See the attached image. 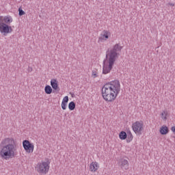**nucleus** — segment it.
I'll list each match as a JSON object with an SVG mask.
<instances>
[{
  "mask_svg": "<svg viewBox=\"0 0 175 175\" xmlns=\"http://www.w3.org/2000/svg\"><path fill=\"white\" fill-rule=\"evenodd\" d=\"M17 155V144L14 138L7 137L0 144V157L2 159H12Z\"/></svg>",
  "mask_w": 175,
  "mask_h": 175,
  "instance_id": "nucleus-1",
  "label": "nucleus"
},
{
  "mask_svg": "<svg viewBox=\"0 0 175 175\" xmlns=\"http://www.w3.org/2000/svg\"><path fill=\"white\" fill-rule=\"evenodd\" d=\"M121 91L120 81L114 80L105 83L102 88L101 94L103 99L106 102H113L116 100L118 94Z\"/></svg>",
  "mask_w": 175,
  "mask_h": 175,
  "instance_id": "nucleus-2",
  "label": "nucleus"
},
{
  "mask_svg": "<svg viewBox=\"0 0 175 175\" xmlns=\"http://www.w3.org/2000/svg\"><path fill=\"white\" fill-rule=\"evenodd\" d=\"M122 50V46H120V44H116L113 46L112 49H108L106 55V59H108V64L106 63V59L103 61V75H107L111 72L113 66H114V62L116 59L120 55V53Z\"/></svg>",
  "mask_w": 175,
  "mask_h": 175,
  "instance_id": "nucleus-3",
  "label": "nucleus"
},
{
  "mask_svg": "<svg viewBox=\"0 0 175 175\" xmlns=\"http://www.w3.org/2000/svg\"><path fill=\"white\" fill-rule=\"evenodd\" d=\"M50 169V166L47 162H42V163H38L36 170L38 173H41L42 174H46L49 172V170Z\"/></svg>",
  "mask_w": 175,
  "mask_h": 175,
  "instance_id": "nucleus-4",
  "label": "nucleus"
},
{
  "mask_svg": "<svg viewBox=\"0 0 175 175\" xmlns=\"http://www.w3.org/2000/svg\"><path fill=\"white\" fill-rule=\"evenodd\" d=\"M0 32L3 33L4 36H6L8 33H12V32H13V29L9 25L0 22Z\"/></svg>",
  "mask_w": 175,
  "mask_h": 175,
  "instance_id": "nucleus-5",
  "label": "nucleus"
},
{
  "mask_svg": "<svg viewBox=\"0 0 175 175\" xmlns=\"http://www.w3.org/2000/svg\"><path fill=\"white\" fill-rule=\"evenodd\" d=\"M143 126H144L143 122H140L139 121H137L135 123H133L132 125L133 131L137 135H142V131H143V129H144L143 128Z\"/></svg>",
  "mask_w": 175,
  "mask_h": 175,
  "instance_id": "nucleus-6",
  "label": "nucleus"
},
{
  "mask_svg": "<svg viewBox=\"0 0 175 175\" xmlns=\"http://www.w3.org/2000/svg\"><path fill=\"white\" fill-rule=\"evenodd\" d=\"M23 147L26 152L29 154L30 152H33V148L35 146H33V144L31 143V142L25 139L23 142Z\"/></svg>",
  "mask_w": 175,
  "mask_h": 175,
  "instance_id": "nucleus-7",
  "label": "nucleus"
},
{
  "mask_svg": "<svg viewBox=\"0 0 175 175\" xmlns=\"http://www.w3.org/2000/svg\"><path fill=\"white\" fill-rule=\"evenodd\" d=\"M118 165L120 166L121 169H124L125 170L129 169V162L124 158L119 160Z\"/></svg>",
  "mask_w": 175,
  "mask_h": 175,
  "instance_id": "nucleus-8",
  "label": "nucleus"
},
{
  "mask_svg": "<svg viewBox=\"0 0 175 175\" xmlns=\"http://www.w3.org/2000/svg\"><path fill=\"white\" fill-rule=\"evenodd\" d=\"M0 23H3L4 24L9 25V24L13 23V18L10 16H0Z\"/></svg>",
  "mask_w": 175,
  "mask_h": 175,
  "instance_id": "nucleus-9",
  "label": "nucleus"
},
{
  "mask_svg": "<svg viewBox=\"0 0 175 175\" xmlns=\"http://www.w3.org/2000/svg\"><path fill=\"white\" fill-rule=\"evenodd\" d=\"M110 35H111L110 33V31H108L107 30H104L103 31V33H101L100 37H99L98 40L100 42H102V40H107V39H109V36H110Z\"/></svg>",
  "mask_w": 175,
  "mask_h": 175,
  "instance_id": "nucleus-10",
  "label": "nucleus"
},
{
  "mask_svg": "<svg viewBox=\"0 0 175 175\" xmlns=\"http://www.w3.org/2000/svg\"><path fill=\"white\" fill-rule=\"evenodd\" d=\"M51 85L54 91L59 92V86H58V81L55 79L51 80Z\"/></svg>",
  "mask_w": 175,
  "mask_h": 175,
  "instance_id": "nucleus-11",
  "label": "nucleus"
},
{
  "mask_svg": "<svg viewBox=\"0 0 175 175\" xmlns=\"http://www.w3.org/2000/svg\"><path fill=\"white\" fill-rule=\"evenodd\" d=\"M99 169V164H98V162L93 161L90 165V172H92L93 173H95L96 170Z\"/></svg>",
  "mask_w": 175,
  "mask_h": 175,
  "instance_id": "nucleus-12",
  "label": "nucleus"
},
{
  "mask_svg": "<svg viewBox=\"0 0 175 175\" xmlns=\"http://www.w3.org/2000/svg\"><path fill=\"white\" fill-rule=\"evenodd\" d=\"M68 102H69V96H66L64 97L62 102V110H66V106H68Z\"/></svg>",
  "mask_w": 175,
  "mask_h": 175,
  "instance_id": "nucleus-13",
  "label": "nucleus"
},
{
  "mask_svg": "<svg viewBox=\"0 0 175 175\" xmlns=\"http://www.w3.org/2000/svg\"><path fill=\"white\" fill-rule=\"evenodd\" d=\"M161 135H167L169 133V128L167 126H162L160 129Z\"/></svg>",
  "mask_w": 175,
  "mask_h": 175,
  "instance_id": "nucleus-14",
  "label": "nucleus"
},
{
  "mask_svg": "<svg viewBox=\"0 0 175 175\" xmlns=\"http://www.w3.org/2000/svg\"><path fill=\"white\" fill-rule=\"evenodd\" d=\"M44 92L47 95H50L53 92V88L49 85H46L44 88Z\"/></svg>",
  "mask_w": 175,
  "mask_h": 175,
  "instance_id": "nucleus-15",
  "label": "nucleus"
},
{
  "mask_svg": "<svg viewBox=\"0 0 175 175\" xmlns=\"http://www.w3.org/2000/svg\"><path fill=\"white\" fill-rule=\"evenodd\" d=\"M119 137L120 140H125L128 137V135L126 134V132L125 131H121L119 133Z\"/></svg>",
  "mask_w": 175,
  "mask_h": 175,
  "instance_id": "nucleus-16",
  "label": "nucleus"
},
{
  "mask_svg": "<svg viewBox=\"0 0 175 175\" xmlns=\"http://www.w3.org/2000/svg\"><path fill=\"white\" fill-rule=\"evenodd\" d=\"M68 109L71 111L75 110V109H76V103L74 102V101L70 102L69 104H68Z\"/></svg>",
  "mask_w": 175,
  "mask_h": 175,
  "instance_id": "nucleus-17",
  "label": "nucleus"
},
{
  "mask_svg": "<svg viewBox=\"0 0 175 175\" xmlns=\"http://www.w3.org/2000/svg\"><path fill=\"white\" fill-rule=\"evenodd\" d=\"M131 140H133V135H132V133L129 131H127L126 142L127 143H131Z\"/></svg>",
  "mask_w": 175,
  "mask_h": 175,
  "instance_id": "nucleus-18",
  "label": "nucleus"
},
{
  "mask_svg": "<svg viewBox=\"0 0 175 175\" xmlns=\"http://www.w3.org/2000/svg\"><path fill=\"white\" fill-rule=\"evenodd\" d=\"M18 14L19 16H24V14H25V12H24V10H23V8H21V7H20L18 8Z\"/></svg>",
  "mask_w": 175,
  "mask_h": 175,
  "instance_id": "nucleus-19",
  "label": "nucleus"
},
{
  "mask_svg": "<svg viewBox=\"0 0 175 175\" xmlns=\"http://www.w3.org/2000/svg\"><path fill=\"white\" fill-rule=\"evenodd\" d=\"M92 77L93 79H96V77H98V72H96V70H92Z\"/></svg>",
  "mask_w": 175,
  "mask_h": 175,
  "instance_id": "nucleus-20",
  "label": "nucleus"
},
{
  "mask_svg": "<svg viewBox=\"0 0 175 175\" xmlns=\"http://www.w3.org/2000/svg\"><path fill=\"white\" fill-rule=\"evenodd\" d=\"M167 113L166 111H163V113H161V118H163V120H167V118L166 117L167 116Z\"/></svg>",
  "mask_w": 175,
  "mask_h": 175,
  "instance_id": "nucleus-21",
  "label": "nucleus"
},
{
  "mask_svg": "<svg viewBox=\"0 0 175 175\" xmlns=\"http://www.w3.org/2000/svg\"><path fill=\"white\" fill-rule=\"evenodd\" d=\"M168 5H170V6H174V3H169Z\"/></svg>",
  "mask_w": 175,
  "mask_h": 175,
  "instance_id": "nucleus-22",
  "label": "nucleus"
},
{
  "mask_svg": "<svg viewBox=\"0 0 175 175\" xmlns=\"http://www.w3.org/2000/svg\"><path fill=\"white\" fill-rule=\"evenodd\" d=\"M28 72H32V68H29Z\"/></svg>",
  "mask_w": 175,
  "mask_h": 175,
  "instance_id": "nucleus-23",
  "label": "nucleus"
}]
</instances>
